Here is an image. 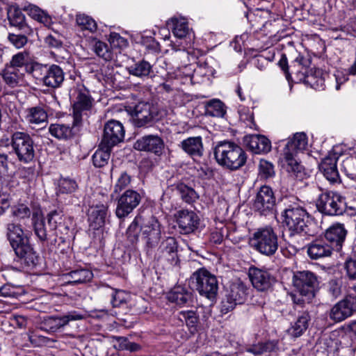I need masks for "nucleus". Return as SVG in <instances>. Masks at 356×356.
<instances>
[{"label":"nucleus","instance_id":"1","mask_svg":"<svg viewBox=\"0 0 356 356\" xmlns=\"http://www.w3.org/2000/svg\"><path fill=\"white\" fill-rule=\"evenodd\" d=\"M309 215L298 201H290L281 213L282 224L289 232V236L297 234L313 235L309 227Z\"/></svg>","mask_w":356,"mask_h":356},{"label":"nucleus","instance_id":"2","mask_svg":"<svg viewBox=\"0 0 356 356\" xmlns=\"http://www.w3.org/2000/svg\"><path fill=\"white\" fill-rule=\"evenodd\" d=\"M213 153L220 165L232 171L242 168L247 161V155L243 148L229 140L219 142L216 145Z\"/></svg>","mask_w":356,"mask_h":356},{"label":"nucleus","instance_id":"3","mask_svg":"<svg viewBox=\"0 0 356 356\" xmlns=\"http://www.w3.org/2000/svg\"><path fill=\"white\" fill-rule=\"evenodd\" d=\"M6 236L16 255L24 259L28 264L33 263L34 251L21 225L13 222L8 223L6 226Z\"/></svg>","mask_w":356,"mask_h":356},{"label":"nucleus","instance_id":"4","mask_svg":"<svg viewBox=\"0 0 356 356\" xmlns=\"http://www.w3.org/2000/svg\"><path fill=\"white\" fill-rule=\"evenodd\" d=\"M49 229H47L45 220L43 218H38L33 213V225L35 236L42 244L45 242L51 241V243H56V237L58 236L57 229L60 226L63 215L57 211H52L47 214V216Z\"/></svg>","mask_w":356,"mask_h":356},{"label":"nucleus","instance_id":"5","mask_svg":"<svg viewBox=\"0 0 356 356\" xmlns=\"http://www.w3.org/2000/svg\"><path fill=\"white\" fill-rule=\"evenodd\" d=\"M252 248L265 256L275 254L278 249V237L271 227L257 229L250 239Z\"/></svg>","mask_w":356,"mask_h":356},{"label":"nucleus","instance_id":"6","mask_svg":"<svg viewBox=\"0 0 356 356\" xmlns=\"http://www.w3.org/2000/svg\"><path fill=\"white\" fill-rule=\"evenodd\" d=\"M10 145L17 160L24 164L35 158V143L31 135L24 131H15L10 138Z\"/></svg>","mask_w":356,"mask_h":356},{"label":"nucleus","instance_id":"7","mask_svg":"<svg viewBox=\"0 0 356 356\" xmlns=\"http://www.w3.org/2000/svg\"><path fill=\"white\" fill-rule=\"evenodd\" d=\"M307 145V138L305 133H296L287 142L283 152L286 163V170L295 175L300 172L302 166L296 159L297 153L304 150Z\"/></svg>","mask_w":356,"mask_h":356},{"label":"nucleus","instance_id":"8","mask_svg":"<svg viewBox=\"0 0 356 356\" xmlns=\"http://www.w3.org/2000/svg\"><path fill=\"white\" fill-rule=\"evenodd\" d=\"M316 209L326 216H340L346 210L345 197L334 191L322 193L316 201Z\"/></svg>","mask_w":356,"mask_h":356},{"label":"nucleus","instance_id":"9","mask_svg":"<svg viewBox=\"0 0 356 356\" xmlns=\"http://www.w3.org/2000/svg\"><path fill=\"white\" fill-rule=\"evenodd\" d=\"M128 111L136 127H149L159 120L157 108L147 102H139L134 107H129Z\"/></svg>","mask_w":356,"mask_h":356},{"label":"nucleus","instance_id":"10","mask_svg":"<svg viewBox=\"0 0 356 356\" xmlns=\"http://www.w3.org/2000/svg\"><path fill=\"white\" fill-rule=\"evenodd\" d=\"M249 294V288L240 280L229 284L225 298L221 303V312L227 314L233 310L237 305H241L246 300Z\"/></svg>","mask_w":356,"mask_h":356},{"label":"nucleus","instance_id":"11","mask_svg":"<svg viewBox=\"0 0 356 356\" xmlns=\"http://www.w3.org/2000/svg\"><path fill=\"white\" fill-rule=\"evenodd\" d=\"M292 282L300 294L309 300L314 296L315 289L318 280L316 275L309 270L296 271L293 273Z\"/></svg>","mask_w":356,"mask_h":356},{"label":"nucleus","instance_id":"12","mask_svg":"<svg viewBox=\"0 0 356 356\" xmlns=\"http://www.w3.org/2000/svg\"><path fill=\"white\" fill-rule=\"evenodd\" d=\"M191 278L195 280V289L201 296L210 300L216 298L218 290L216 276L206 269L200 268L193 274Z\"/></svg>","mask_w":356,"mask_h":356},{"label":"nucleus","instance_id":"13","mask_svg":"<svg viewBox=\"0 0 356 356\" xmlns=\"http://www.w3.org/2000/svg\"><path fill=\"white\" fill-rule=\"evenodd\" d=\"M276 206V197L271 187L264 185L257 191L253 209L260 215L268 216L273 213Z\"/></svg>","mask_w":356,"mask_h":356},{"label":"nucleus","instance_id":"14","mask_svg":"<svg viewBox=\"0 0 356 356\" xmlns=\"http://www.w3.org/2000/svg\"><path fill=\"white\" fill-rule=\"evenodd\" d=\"M92 106V99L89 91L85 88L78 89L74 92L72 104V115L74 126H80L83 116L87 115Z\"/></svg>","mask_w":356,"mask_h":356},{"label":"nucleus","instance_id":"15","mask_svg":"<svg viewBox=\"0 0 356 356\" xmlns=\"http://www.w3.org/2000/svg\"><path fill=\"white\" fill-rule=\"evenodd\" d=\"M115 198L118 200L115 214L118 218H124L139 205L142 196L138 191L128 189L119 197L115 196Z\"/></svg>","mask_w":356,"mask_h":356},{"label":"nucleus","instance_id":"16","mask_svg":"<svg viewBox=\"0 0 356 356\" xmlns=\"http://www.w3.org/2000/svg\"><path fill=\"white\" fill-rule=\"evenodd\" d=\"M356 312V298L349 295L341 300L331 308L330 318L336 322H341Z\"/></svg>","mask_w":356,"mask_h":356},{"label":"nucleus","instance_id":"17","mask_svg":"<svg viewBox=\"0 0 356 356\" xmlns=\"http://www.w3.org/2000/svg\"><path fill=\"white\" fill-rule=\"evenodd\" d=\"M177 242L174 237L163 240L155 253V259L160 262L176 264L178 261Z\"/></svg>","mask_w":356,"mask_h":356},{"label":"nucleus","instance_id":"18","mask_svg":"<svg viewBox=\"0 0 356 356\" xmlns=\"http://www.w3.org/2000/svg\"><path fill=\"white\" fill-rule=\"evenodd\" d=\"M175 218L180 232L184 234L193 232L200 225L199 216L191 210H179L175 214Z\"/></svg>","mask_w":356,"mask_h":356},{"label":"nucleus","instance_id":"19","mask_svg":"<svg viewBox=\"0 0 356 356\" xmlns=\"http://www.w3.org/2000/svg\"><path fill=\"white\" fill-rule=\"evenodd\" d=\"M124 137L122 124L116 120H110L105 125L101 143L111 148L122 142Z\"/></svg>","mask_w":356,"mask_h":356},{"label":"nucleus","instance_id":"20","mask_svg":"<svg viewBox=\"0 0 356 356\" xmlns=\"http://www.w3.org/2000/svg\"><path fill=\"white\" fill-rule=\"evenodd\" d=\"M138 151L147 152L160 156L164 149L163 139L157 135H147L138 138L134 144Z\"/></svg>","mask_w":356,"mask_h":356},{"label":"nucleus","instance_id":"21","mask_svg":"<svg viewBox=\"0 0 356 356\" xmlns=\"http://www.w3.org/2000/svg\"><path fill=\"white\" fill-rule=\"evenodd\" d=\"M142 238L149 248L155 246L161 238V225L158 220L152 216L140 227Z\"/></svg>","mask_w":356,"mask_h":356},{"label":"nucleus","instance_id":"22","mask_svg":"<svg viewBox=\"0 0 356 356\" xmlns=\"http://www.w3.org/2000/svg\"><path fill=\"white\" fill-rule=\"evenodd\" d=\"M248 276L253 287L260 291H267L275 282L268 271L256 267L249 268Z\"/></svg>","mask_w":356,"mask_h":356},{"label":"nucleus","instance_id":"23","mask_svg":"<svg viewBox=\"0 0 356 356\" xmlns=\"http://www.w3.org/2000/svg\"><path fill=\"white\" fill-rule=\"evenodd\" d=\"M86 318V314L77 311L68 312L63 316H52L45 319L44 325L48 327V330L54 332L62 328L70 321H80Z\"/></svg>","mask_w":356,"mask_h":356},{"label":"nucleus","instance_id":"24","mask_svg":"<svg viewBox=\"0 0 356 356\" xmlns=\"http://www.w3.org/2000/svg\"><path fill=\"white\" fill-rule=\"evenodd\" d=\"M346 235L347 230L341 223L333 224L325 232L326 241L329 242L328 244L337 251L341 250Z\"/></svg>","mask_w":356,"mask_h":356},{"label":"nucleus","instance_id":"25","mask_svg":"<svg viewBox=\"0 0 356 356\" xmlns=\"http://www.w3.org/2000/svg\"><path fill=\"white\" fill-rule=\"evenodd\" d=\"M338 156L337 153L330 152L321 161L319 169L324 177L331 183L339 181V174L337 166Z\"/></svg>","mask_w":356,"mask_h":356},{"label":"nucleus","instance_id":"26","mask_svg":"<svg viewBox=\"0 0 356 356\" xmlns=\"http://www.w3.org/2000/svg\"><path fill=\"white\" fill-rule=\"evenodd\" d=\"M65 80V72L58 65H48L43 78V84L51 88H60Z\"/></svg>","mask_w":356,"mask_h":356},{"label":"nucleus","instance_id":"27","mask_svg":"<svg viewBox=\"0 0 356 356\" xmlns=\"http://www.w3.org/2000/svg\"><path fill=\"white\" fill-rule=\"evenodd\" d=\"M246 146L254 154H266L271 149L270 141L262 135H250L244 138Z\"/></svg>","mask_w":356,"mask_h":356},{"label":"nucleus","instance_id":"28","mask_svg":"<svg viewBox=\"0 0 356 356\" xmlns=\"http://www.w3.org/2000/svg\"><path fill=\"white\" fill-rule=\"evenodd\" d=\"M333 250L326 241L316 239L308 245L307 252L310 259H319L330 257Z\"/></svg>","mask_w":356,"mask_h":356},{"label":"nucleus","instance_id":"29","mask_svg":"<svg viewBox=\"0 0 356 356\" xmlns=\"http://www.w3.org/2000/svg\"><path fill=\"white\" fill-rule=\"evenodd\" d=\"M8 20L10 26L17 28L24 34H31L32 29L26 24L25 16L18 8H14L8 13Z\"/></svg>","mask_w":356,"mask_h":356},{"label":"nucleus","instance_id":"30","mask_svg":"<svg viewBox=\"0 0 356 356\" xmlns=\"http://www.w3.org/2000/svg\"><path fill=\"white\" fill-rule=\"evenodd\" d=\"M181 149L192 156H201L203 154V145L200 136L189 137L180 145Z\"/></svg>","mask_w":356,"mask_h":356},{"label":"nucleus","instance_id":"31","mask_svg":"<svg viewBox=\"0 0 356 356\" xmlns=\"http://www.w3.org/2000/svg\"><path fill=\"white\" fill-rule=\"evenodd\" d=\"M2 76L6 83L10 88L22 86L25 84L24 73L19 69L11 68L8 66L3 71Z\"/></svg>","mask_w":356,"mask_h":356},{"label":"nucleus","instance_id":"32","mask_svg":"<svg viewBox=\"0 0 356 356\" xmlns=\"http://www.w3.org/2000/svg\"><path fill=\"white\" fill-rule=\"evenodd\" d=\"M311 316L308 311L300 312L295 323L289 329V333L293 337L301 336L308 328Z\"/></svg>","mask_w":356,"mask_h":356},{"label":"nucleus","instance_id":"33","mask_svg":"<svg viewBox=\"0 0 356 356\" xmlns=\"http://www.w3.org/2000/svg\"><path fill=\"white\" fill-rule=\"evenodd\" d=\"M77 127L74 126V124L72 127L65 124H51L49 127V131L51 136L56 138L67 139L74 136Z\"/></svg>","mask_w":356,"mask_h":356},{"label":"nucleus","instance_id":"34","mask_svg":"<svg viewBox=\"0 0 356 356\" xmlns=\"http://www.w3.org/2000/svg\"><path fill=\"white\" fill-rule=\"evenodd\" d=\"M169 301L179 305L187 304L192 299V293L181 286L174 287L167 296Z\"/></svg>","mask_w":356,"mask_h":356},{"label":"nucleus","instance_id":"35","mask_svg":"<svg viewBox=\"0 0 356 356\" xmlns=\"http://www.w3.org/2000/svg\"><path fill=\"white\" fill-rule=\"evenodd\" d=\"M175 190L183 202L192 204L199 199V195L192 188L183 182H178L174 185Z\"/></svg>","mask_w":356,"mask_h":356},{"label":"nucleus","instance_id":"36","mask_svg":"<svg viewBox=\"0 0 356 356\" xmlns=\"http://www.w3.org/2000/svg\"><path fill=\"white\" fill-rule=\"evenodd\" d=\"M25 119L30 124H40L45 123L47 120V114L41 106H34L27 108Z\"/></svg>","mask_w":356,"mask_h":356},{"label":"nucleus","instance_id":"37","mask_svg":"<svg viewBox=\"0 0 356 356\" xmlns=\"http://www.w3.org/2000/svg\"><path fill=\"white\" fill-rule=\"evenodd\" d=\"M111 148L100 143L99 148L92 156V162L96 168H102L108 163Z\"/></svg>","mask_w":356,"mask_h":356},{"label":"nucleus","instance_id":"38","mask_svg":"<svg viewBox=\"0 0 356 356\" xmlns=\"http://www.w3.org/2000/svg\"><path fill=\"white\" fill-rule=\"evenodd\" d=\"M128 72L130 74L143 78L150 75L152 72V66L145 60H140L128 67Z\"/></svg>","mask_w":356,"mask_h":356},{"label":"nucleus","instance_id":"39","mask_svg":"<svg viewBox=\"0 0 356 356\" xmlns=\"http://www.w3.org/2000/svg\"><path fill=\"white\" fill-rule=\"evenodd\" d=\"M33 60L31 58L30 54L28 51H24L18 52L13 56L8 67L11 68L13 67L14 69H18L19 67H24L25 68V72H26L28 66L31 65Z\"/></svg>","mask_w":356,"mask_h":356},{"label":"nucleus","instance_id":"40","mask_svg":"<svg viewBox=\"0 0 356 356\" xmlns=\"http://www.w3.org/2000/svg\"><path fill=\"white\" fill-rule=\"evenodd\" d=\"M168 25L172 29L175 36L178 38H183L188 34V24L184 18H172L168 22Z\"/></svg>","mask_w":356,"mask_h":356},{"label":"nucleus","instance_id":"41","mask_svg":"<svg viewBox=\"0 0 356 356\" xmlns=\"http://www.w3.org/2000/svg\"><path fill=\"white\" fill-rule=\"evenodd\" d=\"M225 113V106L220 100L212 99L207 103V115L212 117L222 118Z\"/></svg>","mask_w":356,"mask_h":356},{"label":"nucleus","instance_id":"42","mask_svg":"<svg viewBox=\"0 0 356 356\" xmlns=\"http://www.w3.org/2000/svg\"><path fill=\"white\" fill-rule=\"evenodd\" d=\"M108 207L104 204L97 205L91 209L89 214V219L97 226L101 227L104 225L107 215Z\"/></svg>","mask_w":356,"mask_h":356},{"label":"nucleus","instance_id":"43","mask_svg":"<svg viewBox=\"0 0 356 356\" xmlns=\"http://www.w3.org/2000/svg\"><path fill=\"white\" fill-rule=\"evenodd\" d=\"M68 276L70 277L68 282L76 284L90 281L92 278V273L88 269H77L69 273Z\"/></svg>","mask_w":356,"mask_h":356},{"label":"nucleus","instance_id":"44","mask_svg":"<svg viewBox=\"0 0 356 356\" xmlns=\"http://www.w3.org/2000/svg\"><path fill=\"white\" fill-rule=\"evenodd\" d=\"M342 171L350 179L356 181V156H350L343 160Z\"/></svg>","mask_w":356,"mask_h":356},{"label":"nucleus","instance_id":"45","mask_svg":"<svg viewBox=\"0 0 356 356\" xmlns=\"http://www.w3.org/2000/svg\"><path fill=\"white\" fill-rule=\"evenodd\" d=\"M131 181V177L126 172L120 174L115 184L113 186V191L111 194L112 199H114L116 195L119 194L122 190L126 189Z\"/></svg>","mask_w":356,"mask_h":356},{"label":"nucleus","instance_id":"46","mask_svg":"<svg viewBox=\"0 0 356 356\" xmlns=\"http://www.w3.org/2000/svg\"><path fill=\"white\" fill-rule=\"evenodd\" d=\"M47 66L48 65H42L33 60L31 65L28 66L27 71L26 72L43 83V78L46 73Z\"/></svg>","mask_w":356,"mask_h":356},{"label":"nucleus","instance_id":"47","mask_svg":"<svg viewBox=\"0 0 356 356\" xmlns=\"http://www.w3.org/2000/svg\"><path fill=\"white\" fill-rule=\"evenodd\" d=\"M275 344L273 342L257 343L246 348V352L252 353L254 356H259L264 353L270 352L274 349Z\"/></svg>","mask_w":356,"mask_h":356},{"label":"nucleus","instance_id":"48","mask_svg":"<svg viewBox=\"0 0 356 356\" xmlns=\"http://www.w3.org/2000/svg\"><path fill=\"white\" fill-rule=\"evenodd\" d=\"M343 282L341 279L334 278L329 280L326 284L327 292L333 298H337L341 295Z\"/></svg>","mask_w":356,"mask_h":356},{"label":"nucleus","instance_id":"49","mask_svg":"<svg viewBox=\"0 0 356 356\" xmlns=\"http://www.w3.org/2000/svg\"><path fill=\"white\" fill-rule=\"evenodd\" d=\"M259 174L261 178L268 179L275 175L274 165L270 162L261 159L259 164Z\"/></svg>","mask_w":356,"mask_h":356},{"label":"nucleus","instance_id":"50","mask_svg":"<svg viewBox=\"0 0 356 356\" xmlns=\"http://www.w3.org/2000/svg\"><path fill=\"white\" fill-rule=\"evenodd\" d=\"M78 188L75 180L70 178H61L58 183V192L60 193H72Z\"/></svg>","mask_w":356,"mask_h":356},{"label":"nucleus","instance_id":"51","mask_svg":"<svg viewBox=\"0 0 356 356\" xmlns=\"http://www.w3.org/2000/svg\"><path fill=\"white\" fill-rule=\"evenodd\" d=\"M181 315L184 318L186 325L188 327L191 332L196 331L198 324V316L194 311H184L181 312Z\"/></svg>","mask_w":356,"mask_h":356},{"label":"nucleus","instance_id":"52","mask_svg":"<svg viewBox=\"0 0 356 356\" xmlns=\"http://www.w3.org/2000/svg\"><path fill=\"white\" fill-rule=\"evenodd\" d=\"M76 23L82 29L88 30L91 32L97 29V24L91 17L85 15L76 16Z\"/></svg>","mask_w":356,"mask_h":356},{"label":"nucleus","instance_id":"53","mask_svg":"<svg viewBox=\"0 0 356 356\" xmlns=\"http://www.w3.org/2000/svg\"><path fill=\"white\" fill-rule=\"evenodd\" d=\"M93 50L98 56L106 60H111L112 58L111 52L109 51L107 44L102 41L95 42Z\"/></svg>","mask_w":356,"mask_h":356},{"label":"nucleus","instance_id":"54","mask_svg":"<svg viewBox=\"0 0 356 356\" xmlns=\"http://www.w3.org/2000/svg\"><path fill=\"white\" fill-rule=\"evenodd\" d=\"M139 218H136L131 223V225L129 226L127 231V238L129 241V242L131 244H135L138 241L139 237V230H138V222H139Z\"/></svg>","mask_w":356,"mask_h":356},{"label":"nucleus","instance_id":"55","mask_svg":"<svg viewBox=\"0 0 356 356\" xmlns=\"http://www.w3.org/2000/svg\"><path fill=\"white\" fill-rule=\"evenodd\" d=\"M24 33L20 34L9 33L8 39L9 42L14 45L16 48L19 49L23 47L28 42L27 35Z\"/></svg>","mask_w":356,"mask_h":356},{"label":"nucleus","instance_id":"56","mask_svg":"<svg viewBox=\"0 0 356 356\" xmlns=\"http://www.w3.org/2000/svg\"><path fill=\"white\" fill-rule=\"evenodd\" d=\"M344 268L349 280H356V259L349 258L344 263Z\"/></svg>","mask_w":356,"mask_h":356},{"label":"nucleus","instance_id":"57","mask_svg":"<svg viewBox=\"0 0 356 356\" xmlns=\"http://www.w3.org/2000/svg\"><path fill=\"white\" fill-rule=\"evenodd\" d=\"M109 42L113 47L123 48L127 46V40L117 33H111L109 35Z\"/></svg>","mask_w":356,"mask_h":356},{"label":"nucleus","instance_id":"58","mask_svg":"<svg viewBox=\"0 0 356 356\" xmlns=\"http://www.w3.org/2000/svg\"><path fill=\"white\" fill-rule=\"evenodd\" d=\"M13 215L19 219L29 218L31 210L26 205L22 204L13 209Z\"/></svg>","mask_w":356,"mask_h":356},{"label":"nucleus","instance_id":"59","mask_svg":"<svg viewBox=\"0 0 356 356\" xmlns=\"http://www.w3.org/2000/svg\"><path fill=\"white\" fill-rule=\"evenodd\" d=\"M120 347L122 349L128 350L131 352H136L140 349V346L134 342H131L125 337H119Z\"/></svg>","mask_w":356,"mask_h":356},{"label":"nucleus","instance_id":"60","mask_svg":"<svg viewBox=\"0 0 356 356\" xmlns=\"http://www.w3.org/2000/svg\"><path fill=\"white\" fill-rule=\"evenodd\" d=\"M123 295V291L112 289V299L111 302L113 307H119L122 303L124 302Z\"/></svg>","mask_w":356,"mask_h":356},{"label":"nucleus","instance_id":"61","mask_svg":"<svg viewBox=\"0 0 356 356\" xmlns=\"http://www.w3.org/2000/svg\"><path fill=\"white\" fill-rule=\"evenodd\" d=\"M29 340L31 343L36 346H41L44 345H47L49 343V341L51 340L46 337L38 335V334H33L30 336Z\"/></svg>","mask_w":356,"mask_h":356},{"label":"nucleus","instance_id":"62","mask_svg":"<svg viewBox=\"0 0 356 356\" xmlns=\"http://www.w3.org/2000/svg\"><path fill=\"white\" fill-rule=\"evenodd\" d=\"M278 65L282 70V71L284 72L286 79L289 80L291 78V75L289 72L288 61L286 55H282L281 58L278 62Z\"/></svg>","mask_w":356,"mask_h":356},{"label":"nucleus","instance_id":"63","mask_svg":"<svg viewBox=\"0 0 356 356\" xmlns=\"http://www.w3.org/2000/svg\"><path fill=\"white\" fill-rule=\"evenodd\" d=\"M346 329L350 337L356 341V320L350 322L346 325Z\"/></svg>","mask_w":356,"mask_h":356},{"label":"nucleus","instance_id":"64","mask_svg":"<svg viewBox=\"0 0 356 356\" xmlns=\"http://www.w3.org/2000/svg\"><path fill=\"white\" fill-rule=\"evenodd\" d=\"M10 207V202L4 195H0V215L3 214Z\"/></svg>","mask_w":356,"mask_h":356}]
</instances>
